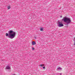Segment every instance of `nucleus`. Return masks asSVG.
I'll use <instances>...</instances> for the list:
<instances>
[{"label":"nucleus","instance_id":"nucleus-13","mask_svg":"<svg viewBox=\"0 0 75 75\" xmlns=\"http://www.w3.org/2000/svg\"><path fill=\"white\" fill-rule=\"evenodd\" d=\"M62 75V73H60V75Z\"/></svg>","mask_w":75,"mask_h":75},{"label":"nucleus","instance_id":"nucleus-9","mask_svg":"<svg viewBox=\"0 0 75 75\" xmlns=\"http://www.w3.org/2000/svg\"><path fill=\"white\" fill-rule=\"evenodd\" d=\"M7 8L8 9H10V6H8Z\"/></svg>","mask_w":75,"mask_h":75},{"label":"nucleus","instance_id":"nucleus-4","mask_svg":"<svg viewBox=\"0 0 75 75\" xmlns=\"http://www.w3.org/2000/svg\"><path fill=\"white\" fill-rule=\"evenodd\" d=\"M6 69H11L10 67L9 66H7L5 68Z\"/></svg>","mask_w":75,"mask_h":75},{"label":"nucleus","instance_id":"nucleus-8","mask_svg":"<svg viewBox=\"0 0 75 75\" xmlns=\"http://www.w3.org/2000/svg\"><path fill=\"white\" fill-rule=\"evenodd\" d=\"M40 31H43V28H40Z\"/></svg>","mask_w":75,"mask_h":75},{"label":"nucleus","instance_id":"nucleus-6","mask_svg":"<svg viewBox=\"0 0 75 75\" xmlns=\"http://www.w3.org/2000/svg\"><path fill=\"white\" fill-rule=\"evenodd\" d=\"M74 41H75V37L74 38ZM73 45H75V42H74Z\"/></svg>","mask_w":75,"mask_h":75},{"label":"nucleus","instance_id":"nucleus-12","mask_svg":"<svg viewBox=\"0 0 75 75\" xmlns=\"http://www.w3.org/2000/svg\"><path fill=\"white\" fill-rule=\"evenodd\" d=\"M45 68V67H43V69H44Z\"/></svg>","mask_w":75,"mask_h":75},{"label":"nucleus","instance_id":"nucleus-7","mask_svg":"<svg viewBox=\"0 0 75 75\" xmlns=\"http://www.w3.org/2000/svg\"><path fill=\"white\" fill-rule=\"evenodd\" d=\"M57 69H59V70H61V67H58L57 68Z\"/></svg>","mask_w":75,"mask_h":75},{"label":"nucleus","instance_id":"nucleus-3","mask_svg":"<svg viewBox=\"0 0 75 75\" xmlns=\"http://www.w3.org/2000/svg\"><path fill=\"white\" fill-rule=\"evenodd\" d=\"M58 26L59 27H63L64 26V25L62 24V22H58Z\"/></svg>","mask_w":75,"mask_h":75},{"label":"nucleus","instance_id":"nucleus-14","mask_svg":"<svg viewBox=\"0 0 75 75\" xmlns=\"http://www.w3.org/2000/svg\"><path fill=\"white\" fill-rule=\"evenodd\" d=\"M60 18H61V17H62V16H60Z\"/></svg>","mask_w":75,"mask_h":75},{"label":"nucleus","instance_id":"nucleus-5","mask_svg":"<svg viewBox=\"0 0 75 75\" xmlns=\"http://www.w3.org/2000/svg\"><path fill=\"white\" fill-rule=\"evenodd\" d=\"M32 44L33 45H34L36 44V42H32Z\"/></svg>","mask_w":75,"mask_h":75},{"label":"nucleus","instance_id":"nucleus-11","mask_svg":"<svg viewBox=\"0 0 75 75\" xmlns=\"http://www.w3.org/2000/svg\"><path fill=\"white\" fill-rule=\"evenodd\" d=\"M40 67H42V64H40Z\"/></svg>","mask_w":75,"mask_h":75},{"label":"nucleus","instance_id":"nucleus-1","mask_svg":"<svg viewBox=\"0 0 75 75\" xmlns=\"http://www.w3.org/2000/svg\"><path fill=\"white\" fill-rule=\"evenodd\" d=\"M8 34L6 33V36L8 37L9 38L13 39L15 37L16 34V33L14 31H13V30H10L8 31Z\"/></svg>","mask_w":75,"mask_h":75},{"label":"nucleus","instance_id":"nucleus-15","mask_svg":"<svg viewBox=\"0 0 75 75\" xmlns=\"http://www.w3.org/2000/svg\"><path fill=\"white\" fill-rule=\"evenodd\" d=\"M43 66H44V65H43Z\"/></svg>","mask_w":75,"mask_h":75},{"label":"nucleus","instance_id":"nucleus-2","mask_svg":"<svg viewBox=\"0 0 75 75\" xmlns=\"http://www.w3.org/2000/svg\"><path fill=\"white\" fill-rule=\"evenodd\" d=\"M64 21L65 23L64 24L65 25H68L71 23V20L70 19V18H68L67 16H65L63 18V19L61 20V21Z\"/></svg>","mask_w":75,"mask_h":75},{"label":"nucleus","instance_id":"nucleus-10","mask_svg":"<svg viewBox=\"0 0 75 75\" xmlns=\"http://www.w3.org/2000/svg\"><path fill=\"white\" fill-rule=\"evenodd\" d=\"M32 49L33 50H35L34 48L33 47H32Z\"/></svg>","mask_w":75,"mask_h":75}]
</instances>
